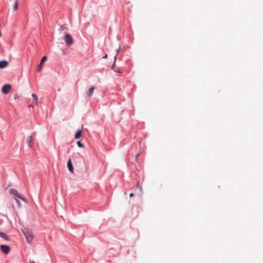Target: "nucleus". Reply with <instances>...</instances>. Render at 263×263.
Wrapping results in <instances>:
<instances>
[{
  "mask_svg": "<svg viewBox=\"0 0 263 263\" xmlns=\"http://www.w3.org/2000/svg\"><path fill=\"white\" fill-rule=\"evenodd\" d=\"M22 232L24 233L27 242L29 243H32L33 240V234L32 231L28 229L24 228L22 230Z\"/></svg>",
  "mask_w": 263,
  "mask_h": 263,
  "instance_id": "f257e3e1",
  "label": "nucleus"
},
{
  "mask_svg": "<svg viewBox=\"0 0 263 263\" xmlns=\"http://www.w3.org/2000/svg\"><path fill=\"white\" fill-rule=\"evenodd\" d=\"M64 40H65V44L67 45L70 46L71 45L73 44V39L71 37V36L68 33H66L65 34Z\"/></svg>",
  "mask_w": 263,
  "mask_h": 263,
  "instance_id": "f03ea898",
  "label": "nucleus"
},
{
  "mask_svg": "<svg viewBox=\"0 0 263 263\" xmlns=\"http://www.w3.org/2000/svg\"><path fill=\"white\" fill-rule=\"evenodd\" d=\"M11 89V86L9 84H5L2 86V91L3 94H7Z\"/></svg>",
  "mask_w": 263,
  "mask_h": 263,
  "instance_id": "7ed1b4c3",
  "label": "nucleus"
},
{
  "mask_svg": "<svg viewBox=\"0 0 263 263\" xmlns=\"http://www.w3.org/2000/svg\"><path fill=\"white\" fill-rule=\"evenodd\" d=\"M1 249L3 252L5 254H8L10 250V247L8 246L2 245L1 246Z\"/></svg>",
  "mask_w": 263,
  "mask_h": 263,
  "instance_id": "20e7f679",
  "label": "nucleus"
},
{
  "mask_svg": "<svg viewBox=\"0 0 263 263\" xmlns=\"http://www.w3.org/2000/svg\"><path fill=\"white\" fill-rule=\"evenodd\" d=\"M67 168L70 172H73V166L71 159H69L67 162Z\"/></svg>",
  "mask_w": 263,
  "mask_h": 263,
  "instance_id": "39448f33",
  "label": "nucleus"
},
{
  "mask_svg": "<svg viewBox=\"0 0 263 263\" xmlns=\"http://www.w3.org/2000/svg\"><path fill=\"white\" fill-rule=\"evenodd\" d=\"M10 193L14 195V197H17V198L20 199V196L21 195L19 194L17 190L14 189H10Z\"/></svg>",
  "mask_w": 263,
  "mask_h": 263,
  "instance_id": "423d86ee",
  "label": "nucleus"
},
{
  "mask_svg": "<svg viewBox=\"0 0 263 263\" xmlns=\"http://www.w3.org/2000/svg\"><path fill=\"white\" fill-rule=\"evenodd\" d=\"M33 135H35L34 133H33V135H31L28 137L27 138V144L29 147H31L33 139Z\"/></svg>",
  "mask_w": 263,
  "mask_h": 263,
  "instance_id": "0eeeda50",
  "label": "nucleus"
},
{
  "mask_svg": "<svg viewBox=\"0 0 263 263\" xmlns=\"http://www.w3.org/2000/svg\"><path fill=\"white\" fill-rule=\"evenodd\" d=\"M8 65V62L6 61H0V68H6Z\"/></svg>",
  "mask_w": 263,
  "mask_h": 263,
  "instance_id": "6e6552de",
  "label": "nucleus"
},
{
  "mask_svg": "<svg viewBox=\"0 0 263 263\" xmlns=\"http://www.w3.org/2000/svg\"><path fill=\"white\" fill-rule=\"evenodd\" d=\"M95 88L94 86H91L87 92V96L90 97L93 95V91L94 89Z\"/></svg>",
  "mask_w": 263,
  "mask_h": 263,
  "instance_id": "1a4fd4ad",
  "label": "nucleus"
},
{
  "mask_svg": "<svg viewBox=\"0 0 263 263\" xmlns=\"http://www.w3.org/2000/svg\"><path fill=\"white\" fill-rule=\"evenodd\" d=\"M82 136V130L81 129H79L77 132H76V135H74V138L76 139H78L81 138Z\"/></svg>",
  "mask_w": 263,
  "mask_h": 263,
  "instance_id": "9d476101",
  "label": "nucleus"
},
{
  "mask_svg": "<svg viewBox=\"0 0 263 263\" xmlns=\"http://www.w3.org/2000/svg\"><path fill=\"white\" fill-rule=\"evenodd\" d=\"M0 237L3 239H5L6 240H8L9 237L7 236V234H6L5 233L0 232Z\"/></svg>",
  "mask_w": 263,
  "mask_h": 263,
  "instance_id": "9b49d317",
  "label": "nucleus"
},
{
  "mask_svg": "<svg viewBox=\"0 0 263 263\" xmlns=\"http://www.w3.org/2000/svg\"><path fill=\"white\" fill-rule=\"evenodd\" d=\"M120 49L119 48L118 49H117V54L114 57V62L113 63V64L111 66V68L112 69H115V63H116V60L117 58V55H118V53Z\"/></svg>",
  "mask_w": 263,
  "mask_h": 263,
  "instance_id": "f8f14e48",
  "label": "nucleus"
},
{
  "mask_svg": "<svg viewBox=\"0 0 263 263\" xmlns=\"http://www.w3.org/2000/svg\"><path fill=\"white\" fill-rule=\"evenodd\" d=\"M77 144L78 145L79 147L83 148L84 146V145L82 144L81 142L78 141L77 142Z\"/></svg>",
  "mask_w": 263,
  "mask_h": 263,
  "instance_id": "ddd939ff",
  "label": "nucleus"
},
{
  "mask_svg": "<svg viewBox=\"0 0 263 263\" xmlns=\"http://www.w3.org/2000/svg\"><path fill=\"white\" fill-rule=\"evenodd\" d=\"M47 58L46 56H44L42 59H41V64H43V63H44L46 61V60H47Z\"/></svg>",
  "mask_w": 263,
  "mask_h": 263,
  "instance_id": "4468645a",
  "label": "nucleus"
},
{
  "mask_svg": "<svg viewBox=\"0 0 263 263\" xmlns=\"http://www.w3.org/2000/svg\"><path fill=\"white\" fill-rule=\"evenodd\" d=\"M19 199H22L23 201H24L26 203L27 202V200L25 198L23 197V196H22V195L19 196Z\"/></svg>",
  "mask_w": 263,
  "mask_h": 263,
  "instance_id": "2eb2a0df",
  "label": "nucleus"
},
{
  "mask_svg": "<svg viewBox=\"0 0 263 263\" xmlns=\"http://www.w3.org/2000/svg\"><path fill=\"white\" fill-rule=\"evenodd\" d=\"M42 68V64H41V62H40V64L39 65L37 68V70L38 71H41V70Z\"/></svg>",
  "mask_w": 263,
  "mask_h": 263,
  "instance_id": "dca6fc26",
  "label": "nucleus"
},
{
  "mask_svg": "<svg viewBox=\"0 0 263 263\" xmlns=\"http://www.w3.org/2000/svg\"><path fill=\"white\" fill-rule=\"evenodd\" d=\"M32 96L33 99L35 101H37L38 98L37 97L36 95V94H32Z\"/></svg>",
  "mask_w": 263,
  "mask_h": 263,
  "instance_id": "f3484780",
  "label": "nucleus"
},
{
  "mask_svg": "<svg viewBox=\"0 0 263 263\" xmlns=\"http://www.w3.org/2000/svg\"><path fill=\"white\" fill-rule=\"evenodd\" d=\"M17 6H18V3H17V2L16 1L15 2V4L13 5V9L16 10L17 8Z\"/></svg>",
  "mask_w": 263,
  "mask_h": 263,
  "instance_id": "a211bd4d",
  "label": "nucleus"
},
{
  "mask_svg": "<svg viewBox=\"0 0 263 263\" xmlns=\"http://www.w3.org/2000/svg\"><path fill=\"white\" fill-rule=\"evenodd\" d=\"M16 202L19 207L21 206V203L18 199L15 198Z\"/></svg>",
  "mask_w": 263,
  "mask_h": 263,
  "instance_id": "6ab92c4d",
  "label": "nucleus"
},
{
  "mask_svg": "<svg viewBox=\"0 0 263 263\" xmlns=\"http://www.w3.org/2000/svg\"><path fill=\"white\" fill-rule=\"evenodd\" d=\"M19 98H20V96H19L18 95H17V94H15V95H14V96H13V98H14V99H15V100L18 99H19Z\"/></svg>",
  "mask_w": 263,
  "mask_h": 263,
  "instance_id": "aec40b11",
  "label": "nucleus"
},
{
  "mask_svg": "<svg viewBox=\"0 0 263 263\" xmlns=\"http://www.w3.org/2000/svg\"><path fill=\"white\" fill-rule=\"evenodd\" d=\"M115 72H118V73H122L121 71V70H120V69H116V70H115Z\"/></svg>",
  "mask_w": 263,
  "mask_h": 263,
  "instance_id": "412c9836",
  "label": "nucleus"
},
{
  "mask_svg": "<svg viewBox=\"0 0 263 263\" xmlns=\"http://www.w3.org/2000/svg\"><path fill=\"white\" fill-rule=\"evenodd\" d=\"M134 196V194L133 193H131L129 194V197L131 198V197H133Z\"/></svg>",
  "mask_w": 263,
  "mask_h": 263,
  "instance_id": "4be33fe9",
  "label": "nucleus"
},
{
  "mask_svg": "<svg viewBox=\"0 0 263 263\" xmlns=\"http://www.w3.org/2000/svg\"><path fill=\"white\" fill-rule=\"evenodd\" d=\"M103 58V59H106V58H107V54H105V55L103 57V58Z\"/></svg>",
  "mask_w": 263,
  "mask_h": 263,
  "instance_id": "5701e85b",
  "label": "nucleus"
},
{
  "mask_svg": "<svg viewBox=\"0 0 263 263\" xmlns=\"http://www.w3.org/2000/svg\"><path fill=\"white\" fill-rule=\"evenodd\" d=\"M30 263H35L33 261H30Z\"/></svg>",
  "mask_w": 263,
  "mask_h": 263,
  "instance_id": "b1692460",
  "label": "nucleus"
},
{
  "mask_svg": "<svg viewBox=\"0 0 263 263\" xmlns=\"http://www.w3.org/2000/svg\"><path fill=\"white\" fill-rule=\"evenodd\" d=\"M1 36V31H0V36Z\"/></svg>",
  "mask_w": 263,
  "mask_h": 263,
  "instance_id": "393cba45",
  "label": "nucleus"
},
{
  "mask_svg": "<svg viewBox=\"0 0 263 263\" xmlns=\"http://www.w3.org/2000/svg\"><path fill=\"white\" fill-rule=\"evenodd\" d=\"M138 155H139V154H137V155H136V157H138Z\"/></svg>",
  "mask_w": 263,
  "mask_h": 263,
  "instance_id": "a878e982",
  "label": "nucleus"
}]
</instances>
